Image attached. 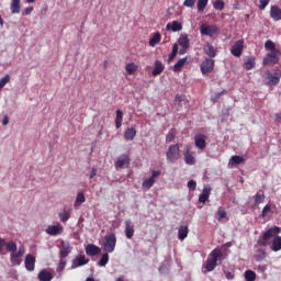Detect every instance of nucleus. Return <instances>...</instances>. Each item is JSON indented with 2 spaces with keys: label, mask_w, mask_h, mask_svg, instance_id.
Returning <instances> with one entry per match:
<instances>
[{
  "label": "nucleus",
  "mask_w": 281,
  "mask_h": 281,
  "mask_svg": "<svg viewBox=\"0 0 281 281\" xmlns=\"http://www.w3.org/2000/svg\"><path fill=\"white\" fill-rule=\"evenodd\" d=\"M214 70V59L212 58H206L202 64H201V71L203 76L210 74L211 71Z\"/></svg>",
  "instance_id": "12"
},
{
  "label": "nucleus",
  "mask_w": 281,
  "mask_h": 281,
  "mask_svg": "<svg viewBox=\"0 0 281 281\" xmlns=\"http://www.w3.org/2000/svg\"><path fill=\"white\" fill-rule=\"evenodd\" d=\"M99 267H106L109 265V252H104L98 262Z\"/></svg>",
  "instance_id": "43"
},
{
  "label": "nucleus",
  "mask_w": 281,
  "mask_h": 281,
  "mask_svg": "<svg viewBox=\"0 0 281 281\" xmlns=\"http://www.w3.org/2000/svg\"><path fill=\"white\" fill-rule=\"evenodd\" d=\"M271 214V205L267 204L261 211V218H267Z\"/></svg>",
  "instance_id": "44"
},
{
  "label": "nucleus",
  "mask_w": 281,
  "mask_h": 281,
  "mask_svg": "<svg viewBox=\"0 0 281 281\" xmlns=\"http://www.w3.org/2000/svg\"><path fill=\"white\" fill-rule=\"evenodd\" d=\"M188 188H189V190H196V181L189 180L188 181Z\"/></svg>",
  "instance_id": "54"
},
{
  "label": "nucleus",
  "mask_w": 281,
  "mask_h": 281,
  "mask_svg": "<svg viewBox=\"0 0 281 281\" xmlns=\"http://www.w3.org/2000/svg\"><path fill=\"white\" fill-rule=\"evenodd\" d=\"M227 280H234V272H224Z\"/></svg>",
  "instance_id": "61"
},
{
  "label": "nucleus",
  "mask_w": 281,
  "mask_h": 281,
  "mask_svg": "<svg viewBox=\"0 0 281 281\" xmlns=\"http://www.w3.org/2000/svg\"><path fill=\"white\" fill-rule=\"evenodd\" d=\"M122 120H124V112H122V110H116V119H115L116 128H122Z\"/></svg>",
  "instance_id": "37"
},
{
  "label": "nucleus",
  "mask_w": 281,
  "mask_h": 281,
  "mask_svg": "<svg viewBox=\"0 0 281 281\" xmlns=\"http://www.w3.org/2000/svg\"><path fill=\"white\" fill-rule=\"evenodd\" d=\"M8 82H10V75H5L0 79V91L7 86Z\"/></svg>",
  "instance_id": "49"
},
{
  "label": "nucleus",
  "mask_w": 281,
  "mask_h": 281,
  "mask_svg": "<svg viewBox=\"0 0 281 281\" xmlns=\"http://www.w3.org/2000/svg\"><path fill=\"white\" fill-rule=\"evenodd\" d=\"M135 234V224L131 220L125 221V236L131 240Z\"/></svg>",
  "instance_id": "17"
},
{
  "label": "nucleus",
  "mask_w": 281,
  "mask_h": 281,
  "mask_svg": "<svg viewBox=\"0 0 281 281\" xmlns=\"http://www.w3.org/2000/svg\"><path fill=\"white\" fill-rule=\"evenodd\" d=\"M187 52H188V48H186V47H181V48L179 49L180 56H183V54H187Z\"/></svg>",
  "instance_id": "62"
},
{
  "label": "nucleus",
  "mask_w": 281,
  "mask_h": 281,
  "mask_svg": "<svg viewBox=\"0 0 281 281\" xmlns=\"http://www.w3.org/2000/svg\"><path fill=\"white\" fill-rule=\"evenodd\" d=\"M204 52L209 58H215L217 54L216 47L212 46V44H206L204 46Z\"/></svg>",
  "instance_id": "28"
},
{
  "label": "nucleus",
  "mask_w": 281,
  "mask_h": 281,
  "mask_svg": "<svg viewBox=\"0 0 281 281\" xmlns=\"http://www.w3.org/2000/svg\"><path fill=\"white\" fill-rule=\"evenodd\" d=\"M10 10H11V14H20L21 13V0H11Z\"/></svg>",
  "instance_id": "23"
},
{
  "label": "nucleus",
  "mask_w": 281,
  "mask_h": 281,
  "mask_svg": "<svg viewBox=\"0 0 281 281\" xmlns=\"http://www.w3.org/2000/svg\"><path fill=\"white\" fill-rule=\"evenodd\" d=\"M244 278L246 281H256V272L252 270H246L244 272Z\"/></svg>",
  "instance_id": "41"
},
{
  "label": "nucleus",
  "mask_w": 281,
  "mask_h": 281,
  "mask_svg": "<svg viewBox=\"0 0 281 281\" xmlns=\"http://www.w3.org/2000/svg\"><path fill=\"white\" fill-rule=\"evenodd\" d=\"M223 93H227V91L223 90L222 92L220 93H216L215 97H212L211 100L213 102H217L218 101V98H221L223 95Z\"/></svg>",
  "instance_id": "56"
},
{
  "label": "nucleus",
  "mask_w": 281,
  "mask_h": 281,
  "mask_svg": "<svg viewBox=\"0 0 281 281\" xmlns=\"http://www.w3.org/2000/svg\"><path fill=\"white\" fill-rule=\"evenodd\" d=\"M69 218H71V210H64L59 213V221H61V223H67Z\"/></svg>",
  "instance_id": "35"
},
{
  "label": "nucleus",
  "mask_w": 281,
  "mask_h": 281,
  "mask_svg": "<svg viewBox=\"0 0 281 281\" xmlns=\"http://www.w3.org/2000/svg\"><path fill=\"white\" fill-rule=\"evenodd\" d=\"M260 203H265V191L259 190L255 195V205H260Z\"/></svg>",
  "instance_id": "36"
},
{
  "label": "nucleus",
  "mask_w": 281,
  "mask_h": 281,
  "mask_svg": "<svg viewBox=\"0 0 281 281\" xmlns=\"http://www.w3.org/2000/svg\"><path fill=\"white\" fill-rule=\"evenodd\" d=\"M188 58L183 57L181 59H179L175 65H173V71H181V69L183 68V65H186Z\"/></svg>",
  "instance_id": "39"
},
{
  "label": "nucleus",
  "mask_w": 281,
  "mask_h": 281,
  "mask_svg": "<svg viewBox=\"0 0 281 281\" xmlns=\"http://www.w3.org/2000/svg\"><path fill=\"white\" fill-rule=\"evenodd\" d=\"M160 175H161V171L153 170L151 176L149 178H146L143 181V183H142L143 190H150V188H153V186H155V181H157V177H159Z\"/></svg>",
  "instance_id": "7"
},
{
  "label": "nucleus",
  "mask_w": 281,
  "mask_h": 281,
  "mask_svg": "<svg viewBox=\"0 0 281 281\" xmlns=\"http://www.w3.org/2000/svg\"><path fill=\"white\" fill-rule=\"evenodd\" d=\"M221 258H223V252H221V250L218 249H214L209 258L206 259V265L203 266L202 268V273H207L211 271H214V269H216L217 262L218 260H221Z\"/></svg>",
  "instance_id": "3"
},
{
  "label": "nucleus",
  "mask_w": 281,
  "mask_h": 281,
  "mask_svg": "<svg viewBox=\"0 0 281 281\" xmlns=\"http://www.w3.org/2000/svg\"><path fill=\"white\" fill-rule=\"evenodd\" d=\"M159 273H161V274L168 273V267H166V265H161L159 267Z\"/></svg>",
  "instance_id": "58"
},
{
  "label": "nucleus",
  "mask_w": 281,
  "mask_h": 281,
  "mask_svg": "<svg viewBox=\"0 0 281 281\" xmlns=\"http://www.w3.org/2000/svg\"><path fill=\"white\" fill-rule=\"evenodd\" d=\"M281 228L278 226H273L269 228L266 233H263L261 239L257 241L259 247H270L271 251H280L281 250Z\"/></svg>",
  "instance_id": "1"
},
{
  "label": "nucleus",
  "mask_w": 281,
  "mask_h": 281,
  "mask_svg": "<svg viewBox=\"0 0 281 281\" xmlns=\"http://www.w3.org/2000/svg\"><path fill=\"white\" fill-rule=\"evenodd\" d=\"M280 78H281L280 70L268 71L267 76H266L267 83L270 87H276V85H278L280 82Z\"/></svg>",
  "instance_id": "8"
},
{
  "label": "nucleus",
  "mask_w": 281,
  "mask_h": 281,
  "mask_svg": "<svg viewBox=\"0 0 281 281\" xmlns=\"http://www.w3.org/2000/svg\"><path fill=\"white\" fill-rule=\"evenodd\" d=\"M258 273H266L267 271V265H258L257 266Z\"/></svg>",
  "instance_id": "53"
},
{
  "label": "nucleus",
  "mask_w": 281,
  "mask_h": 281,
  "mask_svg": "<svg viewBox=\"0 0 281 281\" xmlns=\"http://www.w3.org/2000/svg\"><path fill=\"white\" fill-rule=\"evenodd\" d=\"M213 8L215 10H224L225 9V2H223V0H216L214 3H213Z\"/></svg>",
  "instance_id": "46"
},
{
  "label": "nucleus",
  "mask_w": 281,
  "mask_h": 281,
  "mask_svg": "<svg viewBox=\"0 0 281 281\" xmlns=\"http://www.w3.org/2000/svg\"><path fill=\"white\" fill-rule=\"evenodd\" d=\"M190 229H188V226H179L178 228V238L179 240H186V238H188V234H189Z\"/></svg>",
  "instance_id": "29"
},
{
  "label": "nucleus",
  "mask_w": 281,
  "mask_h": 281,
  "mask_svg": "<svg viewBox=\"0 0 281 281\" xmlns=\"http://www.w3.org/2000/svg\"><path fill=\"white\" fill-rule=\"evenodd\" d=\"M40 281H50L54 280V276H52V272L47 270H42L37 276Z\"/></svg>",
  "instance_id": "31"
},
{
  "label": "nucleus",
  "mask_w": 281,
  "mask_h": 281,
  "mask_svg": "<svg viewBox=\"0 0 281 281\" xmlns=\"http://www.w3.org/2000/svg\"><path fill=\"white\" fill-rule=\"evenodd\" d=\"M32 12H34V7H27L23 10L22 16H30V14H32Z\"/></svg>",
  "instance_id": "51"
},
{
  "label": "nucleus",
  "mask_w": 281,
  "mask_h": 281,
  "mask_svg": "<svg viewBox=\"0 0 281 281\" xmlns=\"http://www.w3.org/2000/svg\"><path fill=\"white\" fill-rule=\"evenodd\" d=\"M244 67L247 71L256 67V59L254 57H249L245 63Z\"/></svg>",
  "instance_id": "38"
},
{
  "label": "nucleus",
  "mask_w": 281,
  "mask_h": 281,
  "mask_svg": "<svg viewBox=\"0 0 281 281\" xmlns=\"http://www.w3.org/2000/svg\"><path fill=\"white\" fill-rule=\"evenodd\" d=\"M85 265H89V259L85 255H79L72 260L71 269H78V267H85Z\"/></svg>",
  "instance_id": "15"
},
{
  "label": "nucleus",
  "mask_w": 281,
  "mask_h": 281,
  "mask_svg": "<svg viewBox=\"0 0 281 281\" xmlns=\"http://www.w3.org/2000/svg\"><path fill=\"white\" fill-rule=\"evenodd\" d=\"M85 201H87L85 193L78 192L74 204L75 210H80V205H82Z\"/></svg>",
  "instance_id": "27"
},
{
  "label": "nucleus",
  "mask_w": 281,
  "mask_h": 281,
  "mask_svg": "<svg viewBox=\"0 0 281 281\" xmlns=\"http://www.w3.org/2000/svg\"><path fill=\"white\" fill-rule=\"evenodd\" d=\"M196 0H184L183 5L184 8H194Z\"/></svg>",
  "instance_id": "52"
},
{
  "label": "nucleus",
  "mask_w": 281,
  "mask_h": 281,
  "mask_svg": "<svg viewBox=\"0 0 281 281\" xmlns=\"http://www.w3.org/2000/svg\"><path fill=\"white\" fill-rule=\"evenodd\" d=\"M95 175H98V169L92 168V170L90 171V175H89V179H93V177H95Z\"/></svg>",
  "instance_id": "60"
},
{
  "label": "nucleus",
  "mask_w": 281,
  "mask_h": 281,
  "mask_svg": "<svg viewBox=\"0 0 281 281\" xmlns=\"http://www.w3.org/2000/svg\"><path fill=\"white\" fill-rule=\"evenodd\" d=\"M168 164H177L179 157H181V149H179V144L169 146L166 153Z\"/></svg>",
  "instance_id": "4"
},
{
  "label": "nucleus",
  "mask_w": 281,
  "mask_h": 281,
  "mask_svg": "<svg viewBox=\"0 0 281 281\" xmlns=\"http://www.w3.org/2000/svg\"><path fill=\"white\" fill-rule=\"evenodd\" d=\"M3 247H5V239L0 238V256L3 255Z\"/></svg>",
  "instance_id": "59"
},
{
  "label": "nucleus",
  "mask_w": 281,
  "mask_h": 281,
  "mask_svg": "<svg viewBox=\"0 0 281 281\" xmlns=\"http://www.w3.org/2000/svg\"><path fill=\"white\" fill-rule=\"evenodd\" d=\"M210 0H198V12H203L207 8V2Z\"/></svg>",
  "instance_id": "45"
},
{
  "label": "nucleus",
  "mask_w": 281,
  "mask_h": 281,
  "mask_svg": "<svg viewBox=\"0 0 281 281\" xmlns=\"http://www.w3.org/2000/svg\"><path fill=\"white\" fill-rule=\"evenodd\" d=\"M183 102H186V97L177 94L175 99V104H177L178 106H183Z\"/></svg>",
  "instance_id": "47"
},
{
  "label": "nucleus",
  "mask_w": 281,
  "mask_h": 281,
  "mask_svg": "<svg viewBox=\"0 0 281 281\" xmlns=\"http://www.w3.org/2000/svg\"><path fill=\"white\" fill-rule=\"evenodd\" d=\"M166 142L170 143V142H175V134H172V132H169L166 136Z\"/></svg>",
  "instance_id": "57"
},
{
  "label": "nucleus",
  "mask_w": 281,
  "mask_h": 281,
  "mask_svg": "<svg viewBox=\"0 0 281 281\" xmlns=\"http://www.w3.org/2000/svg\"><path fill=\"white\" fill-rule=\"evenodd\" d=\"M217 216H218V221H223V218H225V216H227V212H225L223 210V207H220L217 211Z\"/></svg>",
  "instance_id": "50"
},
{
  "label": "nucleus",
  "mask_w": 281,
  "mask_h": 281,
  "mask_svg": "<svg viewBox=\"0 0 281 281\" xmlns=\"http://www.w3.org/2000/svg\"><path fill=\"white\" fill-rule=\"evenodd\" d=\"M211 192H212V187L205 186L202 190V193L199 195V203H207Z\"/></svg>",
  "instance_id": "20"
},
{
  "label": "nucleus",
  "mask_w": 281,
  "mask_h": 281,
  "mask_svg": "<svg viewBox=\"0 0 281 281\" xmlns=\"http://www.w3.org/2000/svg\"><path fill=\"white\" fill-rule=\"evenodd\" d=\"M26 271H34L36 258L33 255H26L24 260Z\"/></svg>",
  "instance_id": "18"
},
{
  "label": "nucleus",
  "mask_w": 281,
  "mask_h": 281,
  "mask_svg": "<svg viewBox=\"0 0 281 281\" xmlns=\"http://www.w3.org/2000/svg\"><path fill=\"white\" fill-rule=\"evenodd\" d=\"M135 135H137V131H135L133 127H130L124 133V139L126 142H133V139H135Z\"/></svg>",
  "instance_id": "30"
},
{
  "label": "nucleus",
  "mask_w": 281,
  "mask_h": 281,
  "mask_svg": "<svg viewBox=\"0 0 281 281\" xmlns=\"http://www.w3.org/2000/svg\"><path fill=\"white\" fill-rule=\"evenodd\" d=\"M4 247L10 254H14L16 251V243L14 241H4Z\"/></svg>",
  "instance_id": "40"
},
{
  "label": "nucleus",
  "mask_w": 281,
  "mask_h": 281,
  "mask_svg": "<svg viewBox=\"0 0 281 281\" xmlns=\"http://www.w3.org/2000/svg\"><path fill=\"white\" fill-rule=\"evenodd\" d=\"M115 245H117V237L115 234L105 235L103 238V250L106 254H113L115 251Z\"/></svg>",
  "instance_id": "5"
},
{
  "label": "nucleus",
  "mask_w": 281,
  "mask_h": 281,
  "mask_svg": "<svg viewBox=\"0 0 281 281\" xmlns=\"http://www.w3.org/2000/svg\"><path fill=\"white\" fill-rule=\"evenodd\" d=\"M160 42H161V34L157 32L149 40V47H155L156 45H159Z\"/></svg>",
  "instance_id": "34"
},
{
  "label": "nucleus",
  "mask_w": 281,
  "mask_h": 281,
  "mask_svg": "<svg viewBox=\"0 0 281 281\" xmlns=\"http://www.w3.org/2000/svg\"><path fill=\"white\" fill-rule=\"evenodd\" d=\"M221 30L218 29V26L216 25H210V24H201L200 25V34L202 36H216L217 34H220Z\"/></svg>",
  "instance_id": "6"
},
{
  "label": "nucleus",
  "mask_w": 281,
  "mask_h": 281,
  "mask_svg": "<svg viewBox=\"0 0 281 281\" xmlns=\"http://www.w3.org/2000/svg\"><path fill=\"white\" fill-rule=\"evenodd\" d=\"M86 254H87V256H98V254H100V247H98L93 244H89L86 247Z\"/></svg>",
  "instance_id": "24"
},
{
  "label": "nucleus",
  "mask_w": 281,
  "mask_h": 281,
  "mask_svg": "<svg viewBox=\"0 0 281 281\" xmlns=\"http://www.w3.org/2000/svg\"><path fill=\"white\" fill-rule=\"evenodd\" d=\"M243 49H245V42L243 40H238L231 48V54L235 56V58H240L243 56Z\"/></svg>",
  "instance_id": "9"
},
{
  "label": "nucleus",
  "mask_w": 281,
  "mask_h": 281,
  "mask_svg": "<svg viewBox=\"0 0 281 281\" xmlns=\"http://www.w3.org/2000/svg\"><path fill=\"white\" fill-rule=\"evenodd\" d=\"M125 71L128 74V76H132V74L137 71V66L134 63L127 64L125 66Z\"/></svg>",
  "instance_id": "42"
},
{
  "label": "nucleus",
  "mask_w": 281,
  "mask_h": 281,
  "mask_svg": "<svg viewBox=\"0 0 281 281\" xmlns=\"http://www.w3.org/2000/svg\"><path fill=\"white\" fill-rule=\"evenodd\" d=\"M86 281H95V279L89 277V278L86 279Z\"/></svg>",
  "instance_id": "64"
},
{
  "label": "nucleus",
  "mask_w": 281,
  "mask_h": 281,
  "mask_svg": "<svg viewBox=\"0 0 281 281\" xmlns=\"http://www.w3.org/2000/svg\"><path fill=\"white\" fill-rule=\"evenodd\" d=\"M270 16L273 21H281V8L278 5H271Z\"/></svg>",
  "instance_id": "21"
},
{
  "label": "nucleus",
  "mask_w": 281,
  "mask_h": 281,
  "mask_svg": "<svg viewBox=\"0 0 281 281\" xmlns=\"http://www.w3.org/2000/svg\"><path fill=\"white\" fill-rule=\"evenodd\" d=\"M167 30H171V32H181L183 30V25L179 21H173L167 24Z\"/></svg>",
  "instance_id": "25"
},
{
  "label": "nucleus",
  "mask_w": 281,
  "mask_h": 281,
  "mask_svg": "<svg viewBox=\"0 0 281 281\" xmlns=\"http://www.w3.org/2000/svg\"><path fill=\"white\" fill-rule=\"evenodd\" d=\"M165 69L164 64L160 60H156L154 64L153 76H159Z\"/></svg>",
  "instance_id": "33"
},
{
  "label": "nucleus",
  "mask_w": 281,
  "mask_h": 281,
  "mask_svg": "<svg viewBox=\"0 0 281 281\" xmlns=\"http://www.w3.org/2000/svg\"><path fill=\"white\" fill-rule=\"evenodd\" d=\"M177 54H179V45L178 44H173L172 52L169 55V60H173L175 56H177Z\"/></svg>",
  "instance_id": "48"
},
{
  "label": "nucleus",
  "mask_w": 281,
  "mask_h": 281,
  "mask_svg": "<svg viewBox=\"0 0 281 281\" xmlns=\"http://www.w3.org/2000/svg\"><path fill=\"white\" fill-rule=\"evenodd\" d=\"M9 122L10 120L8 119V116H5L2 121L3 126H8Z\"/></svg>",
  "instance_id": "63"
},
{
  "label": "nucleus",
  "mask_w": 281,
  "mask_h": 281,
  "mask_svg": "<svg viewBox=\"0 0 281 281\" xmlns=\"http://www.w3.org/2000/svg\"><path fill=\"white\" fill-rule=\"evenodd\" d=\"M265 49L269 53L263 57V67H273V65H278V63H280L281 50L276 47V43L271 40L266 41Z\"/></svg>",
  "instance_id": "2"
},
{
  "label": "nucleus",
  "mask_w": 281,
  "mask_h": 281,
  "mask_svg": "<svg viewBox=\"0 0 281 281\" xmlns=\"http://www.w3.org/2000/svg\"><path fill=\"white\" fill-rule=\"evenodd\" d=\"M178 45L180 47H184V49H188L190 47V38L188 37V34H181L178 40Z\"/></svg>",
  "instance_id": "26"
},
{
  "label": "nucleus",
  "mask_w": 281,
  "mask_h": 281,
  "mask_svg": "<svg viewBox=\"0 0 281 281\" xmlns=\"http://www.w3.org/2000/svg\"><path fill=\"white\" fill-rule=\"evenodd\" d=\"M256 262H262V260H265V258H267V250H265L263 248H258L255 251V256H254Z\"/></svg>",
  "instance_id": "22"
},
{
  "label": "nucleus",
  "mask_w": 281,
  "mask_h": 281,
  "mask_svg": "<svg viewBox=\"0 0 281 281\" xmlns=\"http://www.w3.org/2000/svg\"><path fill=\"white\" fill-rule=\"evenodd\" d=\"M63 225L60 224H56V225H49L47 226V228L45 229L46 234H48V236H60V234H63Z\"/></svg>",
  "instance_id": "14"
},
{
  "label": "nucleus",
  "mask_w": 281,
  "mask_h": 281,
  "mask_svg": "<svg viewBox=\"0 0 281 281\" xmlns=\"http://www.w3.org/2000/svg\"><path fill=\"white\" fill-rule=\"evenodd\" d=\"M71 254V246L67 241H61L59 245V258L60 260L67 258Z\"/></svg>",
  "instance_id": "13"
},
{
  "label": "nucleus",
  "mask_w": 281,
  "mask_h": 281,
  "mask_svg": "<svg viewBox=\"0 0 281 281\" xmlns=\"http://www.w3.org/2000/svg\"><path fill=\"white\" fill-rule=\"evenodd\" d=\"M240 164H245V158L243 156H232L228 166H240Z\"/></svg>",
  "instance_id": "32"
},
{
  "label": "nucleus",
  "mask_w": 281,
  "mask_h": 281,
  "mask_svg": "<svg viewBox=\"0 0 281 281\" xmlns=\"http://www.w3.org/2000/svg\"><path fill=\"white\" fill-rule=\"evenodd\" d=\"M25 255V247L21 246L18 250V252H11L10 255V261L15 265L16 267H19V265H21V258H23V256Z\"/></svg>",
  "instance_id": "10"
},
{
  "label": "nucleus",
  "mask_w": 281,
  "mask_h": 281,
  "mask_svg": "<svg viewBox=\"0 0 281 281\" xmlns=\"http://www.w3.org/2000/svg\"><path fill=\"white\" fill-rule=\"evenodd\" d=\"M184 164H187V166H194V164H196V158L194 154H192L190 146H187L184 149Z\"/></svg>",
  "instance_id": "16"
},
{
  "label": "nucleus",
  "mask_w": 281,
  "mask_h": 281,
  "mask_svg": "<svg viewBox=\"0 0 281 281\" xmlns=\"http://www.w3.org/2000/svg\"><path fill=\"white\" fill-rule=\"evenodd\" d=\"M270 0H260L259 10H265L269 5Z\"/></svg>",
  "instance_id": "55"
},
{
  "label": "nucleus",
  "mask_w": 281,
  "mask_h": 281,
  "mask_svg": "<svg viewBox=\"0 0 281 281\" xmlns=\"http://www.w3.org/2000/svg\"><path fill=\"white\" fill-rule=\"evenodd\" d=\"M131 159L126 155H122L115 161V168H128Z\"/></svg>",
  "instance_id": "19"
},
{
  "label": "nucleus",
  "mask_w": 281,
  "mask_h": 281,
  "mask_svg": "<svg viewBox=\"0 0 281 281\" xmlns=\"http://www.w3.org/2000/svg\"><path fill=\"white\" fill-rule=\"evenodd\" d=\"M194 144L199 150H205V146H207V136L205 134H198L194 136Z\"/></svg>",
  "instance_id": "11"
}]
</instances>
